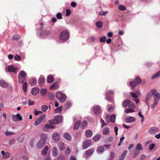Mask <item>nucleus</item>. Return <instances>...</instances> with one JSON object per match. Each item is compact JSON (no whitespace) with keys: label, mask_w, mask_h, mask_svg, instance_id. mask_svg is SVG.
Returning <instances> with one entry per match:
<instances>
[{"label":"nucleus","mask_w":160,"mask_h":160,"mask_svg":"<svg viewBox=\"0 0 160 160\" xmlns=\"http://www.w3.org/2000/svg\"><path fill=\"white\" fill-rule=\"evenodd\" d=\"M129 108L133 110L136 108V106L135 104L132 103L129 106Z\"/></svg>","instance_id":"0e129e2a"},{"label":"nucleus","mask_w":160,"mask_h":160,"mask_svg":"<svg viewBox=\"0 0 160 160\" xmlns=\"http://www.w3.org/2000/svg\"><path fill=\"white\" fill-rule=\"evenodd\" d=\"M17 117L19 121L22 120V117L19 113H18L16 114Z\"/></svg>","instance_id":"13d9d810"},{"label":"nucleus","mask_w":160,"mask_h":160,"mask_svg":"<svg viewBox=\"0 0 160 160\" xmlns=\"http://www.w3.org/2000/svg\"><path fill=\"white\" fill-rule=\"evenodd\" d=\"M48 149L49 148L48 146H46L42 151V154L44 156L46 155L47 153V151L48 150Z\"/></svg>","instance_id":"b1692460"},{"label":"nucleus","mask_w":160,"mask_h":160,"mask_svg":"<svg viewBox=\"0 0 160 160\" xmlns=\"http://www.w3.org/2000/svg\"><path fill=\"white\" fill-rule=\"evenodd\" d=\"M160 76V70L154 74L152 77L151 79H154Z\"/></svg>","instance_id":"c756f323"},{"label":"nucleus","mask_w":160,"mask_h":160,"mask_svg":"<svg viewBox=\"0 0 160 160\" xmlns=\"http://www.w3.org/2000/svg\"><path fill=\"white\" fill-rule=\"evenodd\" d=\"M8 71L13 72L15 73L18 71V69L17 68L14 67L12 65L8 66L7 67Z\"/></svg>","instance_id":"6e6552de"},{"label":"nucleus","mask_w":160,"mask_h":160,"mask_svg":"<svg viewBox=\"0 0 160 160\" xmlns=\"http://www.w3.org/2000/svg\"><path fill=\"white\" fill-rule=\"evenodd\" d=\"M27 83L26 82H24L22 84V89L24 92H26L27 91Z\"/></svg>","instance_id":"37998d69"},{"label":"nucleus","mask_w":160,"mask_h":160,"mask_svg":"<svg viewBox=\"0 0 160 160\" xmlns=\"http://www.w3.org/2000/svg\"><path fill=\"white\" fill-rule=\"evenodd\" d=\"M80 123L81 122L79 121H78L75 123L74 126V130H76L78 129Z\"/></svg>","instance_id":"c85d7f7f"},{"label":"nucleus","mask_w":160,"mask_h":160,"mask_svg":"<svg viewBox=\"0 0 160 160\" xmlns=\"http://www.w3.org/2000/svg\"><path fill=\"white\" fill-rule=\"evenodd\" d=\"M54 119L56 122L55 124H56L62 122V117L60 115H58L54 117Z\"/></svg>","instance_id":"1a4fd4ad"},{"label":"nucleus","mask_w":160,"mask_h":160,"mask_svg":"<svg viewBox=\"0 0 160 160\" xmlns=\"http://www.w3.org/2000/svg\"><path fill=\"white\" fill-rule=\"evenodd\" d=\"M1 153L3 156V158H6L8 157L10 154L8 152H4L3 151H1Z\"/></svg>","instance_id":"bb28decb"},{"label":"nucleus","mask_w":160,"mask_h":160,"mask_svg":"<svg viewBox=\"0 0 160 160\" xmlns=\"http://www.w3.org/2000/svg\"><path fill=\"white\" fill-rule=\"evenodd\" d=\"M114 94V92L113 91H109L108 92H106V98L108 101H111V99L110 97V95H113Z\"/></svg>","instance_id":"f8f14e48"},{"label":"nucleus","mask_w":160,"mask_h":160,"mask_svg":"<svg viewBox=\"0 0 160 160\" xmlns=\"http://www.w3.org/2000/svg\"><path fill=\"white\" fill-rule=\"evenodd\" d=\"M158 103V102L154 101L153 103L151 105V108L152 109L156 107Z\"/></svg>","instance_id":"4d7b16f0"},{"label":"nucleus","mask_w":160,"mask_h":160,"mask_svg":"<svg viewBox=\"0 0 160 160\" xmlns=\"http://www.w3.org/2000/svg\"><path fill=\"white\" fill-rule=\"evenodd\" d=\"M156 92V90L155 89L151 90L146 96V101L148 102L149 99L151 98L152 95L153 94Z\"/></svg>","instance_id":"9b49d317"},{"label":"nucleus","mask_w":160,"mask_h":160,"mask_svg":"<svg viewBox=\"0 0 160 160\" xmlns=\"http://www.w3.org/2000/svg\"><path fill=\"white\" fill-rule=\"evenodd\" d=\"M30 83L31 86H34L36 83V81L34 79H32L30 80Z\"/></svg>","instance_id":"c03bdc74"},{"label":"nucleus","mask_w":160,"mask_h":160,"mask_svg":"<svg viewBox=\"0 0 160 160\" xmlns=\"http://www.w3.org/2000/svg\"><path fill=\"white\" fill-rule=\"evenodd\" d=\"M42 112L40 111H37L36 110H34V113L35 116H37L38 114H40Z\"/></svg>","instance_id":"774afa93"},{"label":"nucleus","mask_w":160,"mask_h":160,"mask_svg":"<svg viewBox=\"0 0 160 160\" xmlns=\"http://www.w3.org/2000/svg\"><path fill=\"white\" fill-rule=\"evenodd\" d=\"M52 138L53 140L55 141H58L60 138V135L57 132L54 133L52 135Z\"/></svg>","instance_id":"2eb2a0df"},{"label":"nucleus","mask_w":160,"mask_h":160,"mask_svg":"<svg viewBox=\"0 0 160 160\" xmlns=\"http://www.w3.org/2000/svg\"><path fill=\"white\" fill-rule=\"evenodd\" d=\"M91 143V141L88 140L85 141L83 144V148L84 149H86L89 147Z\"/></svg>","instance_id":"ddd939ff"},{"label":"nucleus","mask_w":160,"mask_h":160,"mask_svg":"<svg viewBox=\"0 0 160 160\" xmlns=\"http://www.w3.org/2000/svg\"><path fill=\"white\" fill-rule=\"evenodd\" d=\"M41 122L39 119H37L34 122V125L35 126H37L39 123H40Z\"/></svg>","instance_id":"052dcab7"},{"label":"nucleus","mask_w":160,"mask_h":160,"mask_svg":"<svg viewBox=\"0 0 160 160\" xmlns=\"http://www.w3.org/2000/svg\"><path fill=\"white\" fill-rule=\"evenodd\" d=\"M130 103V101L129 100H124L122 103V105L123 107H126Z\"/></svg>","instance_id":"cd10ccee"},{"label":"nucleus","mask_w":160,"mask_h":160,"mask_svg":"<svg viewBox=\"0 0 160 160\" xmlns=\"http://www.w3.org/2000/svg\"><path fill=\"white\" fill-rule=\"evenodd\" d=\"M86 136L89 138L91 137L92 135V131L89 130H87L85 132Z\"/></svg>","instance_id":"412c9836"},{"label":"nucleus","mask_w":160,"mask_h":160,"mask_svg":"<svg viewBox=\"0 0 160 160\" xmlns=\"http://www.w3.org/2000/svg\"><path fill=\"white\" fill-rule=\"evenodd\" d=\"M136 120L134 117L128 116H127L125 119L126 122L128 123L132 122Z\"/></svg>","instance_id":"423d86ee"},{"label":"nucleus","mask_w":160,"mask_h":160,"mask_svg":"<svg viewBox=\"0 0 160 160\" xmlns=\"http://www.w3.org/2000/svg\"><path fill=\"white\" fill-rule=\"evenodd\" d=\"M45 127L46 128H53L54 127L51 125L46 124L45 125Z\"/></svg>","instance_id":"6e6d98bb"},{"label":"nucleus","mask_w":160,"mask_h":160,"mask_svg":"<svg viewBox=\"0 0 160 160\" xmlns=\"http://www.w3.org/2000/svg\"><path fill=\"white\" fill-rule=\"evenodd\" d=\"M64 137L68 141H70L72 137L71 135L68 133H65L63 135Z\"/></svg>","instance_id":"5701e85b"},{"label":"nucleus","mask_w":160,"mask_h":160,"mask_svg":"<svg viewBox=\"0 0 160 160\" xmlns=\"http://www.w3.org/2000/svg\"><path fill=\"white\" fill-rule=\"evenodd\" d=\"M106 118L108 122H109L110 121L113 123L115 122L116 116L114 114L110 116L109 115H107L106 116Z\"/></svg>","instance_id":"39448f33"},{"label":"nucleus","mask_w":160,"mask_h":160,"mask_svg":"<svg viewBox=\"0 0 160 160\" xmlns=\"http://www.w3.org/2000/svg\"><path fill=\"white\" fill-rule=\"evenodd\" d=\"M8 83L3 80L0 81V86L4 88H6L8 86Z\"/></svg>","instance_id":"a211bd4d"},{"label":"nucleus","mask_w":160,"mask_h":160,"mask_svg":"<svg viewBox=\"0 0 160 160\" xmlns=\"http://www.w3.org/2000/svg\"><path fill=\"white\" fill-rule=\"evenodd\" d=\"M53 81V78L51 75H48L47 78V81L49 83H52Z\"/></svg>","instance_id":"a878e982"},{"label":"nucleus","mask_w":160,"mask_h":160,"mask_svg":"<svg viewBox=\"0 0 160 160\" xmlns=\"http://www.w3.org/2000/svg\"><path fill=\"white\" fill-rule=\"evenodd\" d=\"M100 122L102 124L101 127H102L104 126H106L107 125L106 123L104 122V121L102 118H101L100 119Z\"/></svg>","instance_id":"8fccbe9b"},{"label":"nucleus","mask_w":160,"mask_h":160,"mask_svg":"<svg viewBox=\"0 0 160 160\" xmlns=\"http://www.w3.org/2000/svg\"><path fill=\"white\" fill-rule=\"evenodd\" d=\"M46 116V115L44 114H42L40 116L38 119L42 122V121L45 120Z\"/></svg>","instance_id":"58836bf2"},{"label":"nucleus","mask_w":160,"mask_h":160,"mask_svg":"<svg viewBox=\"0 0 160 160\" xmlns=\"http://www.w3.org/2000/svg\"><path fill=\"white\" fill-rule=\"evenodd\" d=\"M94 150L93 149L91 148L89 150H87L86 152V155L88 156H91L94 152Z\"/></svg>","instance_id":"393cba45"},{"label":"nucleus","mask_w":160,"mask_h":160,"mask_svg":"<svg viewBox=\"0 0 160 160\" xmlns=\"http://www.w3.org/2000/svg\"><path fill=\"white\" fill-rule=\"evenodd\" d=\"M142 147L141 144L140 143L137 144L136 146V151L139 150V151L142 150Z\"/></svg>","instance_id":"ea45409f"},{"label":"nucleus","mask_w":160,"mask_h":160,"mask_svg":"<svg viewBox=\"0 0 160 160\" xmlns=\"http://www.w3.org/2000/svg\"><path fill=\"white\" fill-rule=\"evenodd\" d=\"M47 89L46 88H42L40 91V93L42 96L45 95L47 93Z\"/></svg>","instance_id":"473e14b6"},{"label":"nucleus","mask_w":160,"mask_h":160,"mask_svg":"<svg viewBox=\"0 0 160 160\" xmlns=\"http://www.w3.org/2000/svg\"><path fill=\"white\" fill-rule=\"evenodd\" d=\"M48 109V107L46 105H42V109L43 112L46 111Z\"/></svg>","instance_id":"5fc2aeb1"},{"label":"nucleus","mask_w":160,"mask_h":160,"mask_svg":"<svg viewBox=\"0 0 160 160\" xmlns=\"http://www.w3.org/2000/svg\"><path fill=\"white\" fill-rule=\"evenodd\" d=\"M21 58L19 55H16L14 57V59L15 60L19 61L21 60Z\"/></svg>","instance_id":"09e8293b"},{"label":"nucleus","mask_w":160,"mask_h":160,"mask_svg":"<svg viewBox=\"0 0 160 160\" xmlns=\"http://www.w3.org/2000/svg\"><path fill=\"white\" fill-rule=\"evenodd\" d=\"M104 147L103 146H100L99 147L97 150V152L98 153L102 154L104 152Z\"/></svg>","instance_id":"6ab92c4d"},{"label":"nucleus","mask_w":160,"mask_h":160,"mask_svg":"<svg viewBox=\"0 0 160 160\" xmlns=\"http://www.w3.org/2000/svg\"><path fill=\"white\" fill-rule=\"evenodd\" d=\"M96 25L98 28H101L102 27V23L100 21H98L96 23Z\"/></svg>","instance_id":"4c0bfd02"},{"label":"nucleus","mask_w":160,"mask_h":160,"mask_svg":"<svg viewBox=\"0 0 160 160\" xmlns=\"http://www.w3.org/2000/svg\"><path fill=\"white\" fill-rule=\"evenodd\" d=\"M39 91V89L38 88H33L31 91L32 94L34 95H36Z\"/></svg>","instance_id":"f3484780"},{"label":"nucleus","mask_w":160,"mask_h":160,"mask_svg":"<svg viewBox=\"0 0 160 160\" xmlns=\"http://www.w3.org/2000/svg\"><path fill=\"white\" fill-rule=\"evenodd\" d=\"M124 112L126 113H129L134 112H135V111L134 110L129 108L126 109L124 111Z\"/></svg>","instance_id":"72a5a7b5"},{"label":"nucleus","mask_w":160,"mask_h":160,"mask_svg":"<svg viewBox=\"0 0 160 160\" xmlns=\"http://www.w3.org/2000/svg\"><path fill=\"white\" fill-rule=\"evenodd\" d=\"M54 97V94L53 93H50L48 95L49 98L51 100H52Z\"/></svg>","instance_id":"e2e57ef3"},{"label":"nucleus","mask_w":160,"mask_h":160,"mask_svg":"<svg viewBox=\"0 0 160 160\" xmlns=\"http://www.w3.org/2000/svg\"><path fill=\"white\" fill-rule=\"evenodd\" d=\"M107 40V38L106 37H102L100 38V42H105Z\"/></svg>","instance_id":"864d4df0"},{"label":"nucleus","mask_w":160,"mask_h":160,"mask_svg":"<svg viewBox=\"0 0 160 160\" xmlns=\"http://www.w3.org/2000/svg\"><path fill=\"white\" fill-rule=\"evenodd\" d=\"M56 16H57V18L58 19L62 18V14L60 13H58L57 14Z\"/></svg>","instance_id":"338daca9"},{"label":"nucleus","mask_w":160,"mask_h":160,"mask_svg":"<svg viewBox=\"0 0 160 160\" xmlns=\"http://www.w3.org/2000/svg\"><path fill=\"white\" fill-rule=\"evenodd\" d=\"M60 149L61 150H63L65 148L64 144L63 143L61 142L60 143V145L59 146Z\"/></svg>","instance_id":"79ce46f5"},{"label":"nucleus","mask_w":160,"mask_h":160,"mask_svg":"<svg viewBox=\"0 0 160 160\" xmlns=\"http://www.w3.org/2000/svg\"><path fill=\"white\" fill-rule=\"evenodd\" d=\"M110 154L111 156L110 160H112L114 159V153L113 152H110Z\"/></svg>","instance_id":"bf43d9fd"},{"label":"nucleus","mask_w":160,"mask_h":160,"mask_svg":"<svg viewBox=\"0 0 160 160\" xmlns=\"http://www.w3.org/2000/svg\"><path fill=\"white\" fill-rule=\"evenodd\" d=\"M93 110L96 115H99L100 112V107L99 105L95 106L93 108Z\"/></svg>","instance_id":"9d476101"},{"label":"nucleus","mask_w":160,"mask_h":160,"mask_svg":"<svg viewBox=\"0 0 160 160\" xmlns=\"http://www.w3.org/2000/svg\"><path fill=\"white\" fill-rule=\"evenodd\" d=\"M58 88V85L57 83H54L50 87L51 89H56Z\"/></svg>","instance_id":"7c9ffc66"},{"label":"nucleus","mask_w":160,"mask_h":160,"mask_svg":"<svg viewBox=\"0 0 160 160\" xmlns=\"http://www.w3.org/2000/svg\"><path fill=\"white\" fill-rule=\"evenodd\" d=\"M153 97L154 98V101L158 102L160 98V94L157 92H155L153 94Z\"/></svg>","instance_id":"dca6fc26"},{"label":"nucleus","mask_w":160,"mask_h":160,"mask_svg":"<svg viewBox=\"0 0 160 160\" xmlns=\"http://www.w3.org/2000/svg\"><path fill=\"white\" fill-rule=\"evenodd\" d=\"M88 125V123L86 121H84L82 122L81 124V127L82 128H84L87 126Z\"/></svg>","instance_id":"f704fd0d"},{"label":"nucleus","mask_w":160,"mask_h":160,"mask_svg":"<svg viewBox=\"0 0 160 160\" xmlns=\"http://www.w3.org/2000/svg\"><path fill=\"white\" fill-rule=\"evenodd\" d=\"M62 107H59L57 108L54 111L55 113H59L62 110Z\"/></svg>","instance_id":"603ef678"},{"label":"nucleus","mask_w":160,"mask_h":160,"mask_svg":"<svg viewBox=\"0 0 160 160\" xmlns=\"http://www.w3.org/2000/svg\"><path fill=\"white\" fill-rule=\"evenodd\" d=\"M26 75V72L23 71H21L19 72L18 77L19 83H22L24 82Z\"/></svg>","instance_id":"7ed1b4c3"},{"label":"nucleus","mask_w":160,"mask_h":160,"mask_svg":"<svg viewBox=\"0 0 160 160\" xmlns=\"http://www.w3.org/2000/svg\"><path fill=\"white\" fill-rule=\"evenodd\" d=\"M110 132L109 128L108 127H106L104 128L102 131V133L104 135H107Z\"/></svg>","instance_id":"aec40b11"},{"label":"nucleus","mask_w":160,"mask_h":160,"mask_svg":"<svg viewBox=\"0 0 160 160\" xmlns=\"http://www.w3.org/2000/svg\"><path fill=\"white\" fill-rule=\"evenodd\" d=\"M100 137L101 135L100 134L97 135L93 138V140L95 141H98L99 140Z\"/></svg>","instance_id":"c9c22d12"},{"label":"nucleus","mask_w":160,"mask_h":160,"mask_svg":"<svg viewBox=\"0 0 160 160\" xmlns=\"http://www.w3.org/2000/svg\"><path fill=\"white\" fill-rule=\"evenodd\" d=\"M155 145L153 143H152L149 145V149L151 150L153 149Z\"/></svg>","instance_id":"69168bd1"},{"label":"nucleus","mask_w":160,"mask_h":160,"mask_svg":"<svg viewBox=\"0 0 160 160\" xmlns=\"http://www.w3.org/2000/svg\"><path fill=\"white\" fill-rule=\"evenodd\" d=\"M50 34V32L49 31H44L42 33V36H48Z\"/></svg>","instance_id":"49530a36"},{"label":"nucleus","mask_w":160,"mask_h":160,"mask_svg":"<svg viewBox=\"0 0 160 160\" xmlns=\"http://www.w3.org/2000/svg\"><path fill=\"white\" fill-rule=\"evenodd\" d=\"M52 152L53 156L54 157H56L58 155V149L55 147H52Z\"/></svg>","instance_id":"4468645a"},{"label":"nucleus","mask_w":160,"mask_h":160,"mask_svg":"<svg viewBox=\"0 0 160 160\" xmlns=\"http://www.w3.org/2000/svg\"><path fill=\"white\" fill-rule=\"evenodd\" d=\"M158 130L159 129L158 128L153 127L148 130V132L151 134H153L158 132Z\"/></svg>","instance_id":"0eeeda50"},{"label":"nucleus","mask_w":160,"mask_h":160,"mask_svg":"<svg viewBox=\"0 0 160 160\" xmlns=\"http://www.w3.org/2000/svg\"><path fill=\"white\" fill-rule=\"evenodd\" d=\"M5 135L6 136H11L15 134V133L14 132H10L9 131H6L5 132Z\"/></svg>","instance_id":"e433bc0d"},{"label":"nucleus","mask_w":160,"mask_h":160,"mask_svg":"<svg viewBox=\"0 0 160 160\" xmlns=\"http://www.w3.org/2000/svg\"><path fill=\"white\" fill-rule=\"evenodd\" d=\"M69 37L68 32V31L65 30L62 31L60 35V38L61 40L65 41Z\"/></svg>","instance_id":"20e7f679"},{"label":"nucleus","mask_w":160,"mask_h":160,"mask_svg":"<svg viewBox=\"0 0 160 160\" xmlns=\"http://www.w3.org/2000/svg\"><path fill=\"white\" fill-rule=\"evenodd\" d=\"M45 82V79L44 78H40L38 79V83L40 85L42 86Z\"/></svg>","instance_id":"4be33fe9"},{"label":"nucleus","mask_w":160,"mask_h":160,"mask_svg":"<svg viewBox=\"0 0 160 160\" xmlns=\"http://www.w3.org/2000/svg\"><path fill=\"white\" fill-rule=\"evenodd\" d=\"M72 103L70 101H67L66 103V107L67 108H69L71 106Z\"/></svg>","instance_id":"3c124183"},{"label":"nucleus","mask_w":160,"mask_h":160,"mask_svg":"<svg viewBox=\"0 0 160 160\" xmlns=\"http://www.w3.org/2000/svg\"><path fill=\"white\" fill-rule=\"evenodd\" d=\"M118 9L119 10L121 11H124L126 10V7L124 6L123 5H121L118 7Z\"/></svg>","instance_id":"de8ad7c7"},{"label":"nucleus","mask_w":160,"mask_h":160,"mask_svg":"<svg viewBox=\"0 0 160 160\" xmlns=\"http://www.w3.org/2000/svg\"><path fill=\"white\" fill-rule=\"evenodd\" d=\"M47 136L46 134H42L40 136L41 139L37 144L36 147L38 148H42L46 143Z\"/></svg>","instance_id":"f257e3e1"},{"label":"nucleus","mask_w":160,"mask_h":160,"mask_svg":"<svg viewBox=\"0 0 160 160\" xmlns=\"http://www.w3.org/2000/svg\"><path fill=\"white\" fill-rule=\"evenodd\" d=\"M108 13V11L104 12L102 11H101L99 12V14L101 16H105Z\"/></svg>","instance_id":"a19ab883"},{"label":"nucleus","mask_w":160,"mask_h":160,"mask_svg":"<svg viewBox=\"0 0 160 160\" xmlns=\"http://www.w3.org/2000/svg\"><path fill=\"white\" fill-rule=\"evenodd\" d=\"M127 153V151H124L122 153V154L120 157L124 158L125 156L126 155Z\"/></svg>","instance_id":"680f3d73"},{"label":"nucleus","mask_w":160,"mask_h":160,"mask_svg":"<svg viewBox=\"0 0 160 160\" xmlns=\"http://www.w3.org/2000/svg\"><path fill=\"white\" fill-rule=\"evenodd\" d=\"M138 83L135 81H131L129 82V86L132 88H134Z\"/></svg>","instance_id":"2f4dec72"},{"label":"nucleus","mask_w":160,"mask_h":160,"mask_svg":"<svg viewBox=\"0 0 160 160\" xmlns=\"http://www.w3.org/2000/svg\"><path fill=\"white\" fill-rule=\"evenodd\" d=\"M56 97L57 99L59 100L61 103L65 102L66 99V95L60 92H57L56 94Z\"/></svg>","instance_id":"f03ea898"},{"label":"nucleus","mask_w":160,"mask_h":160,"mask_svg":"<svg viewBox=\"0 0 160 160\" xmlns=\"http://www.w3.org/2000/svg\"><path fill=\"white\" fill-rule=\"evenodd\" d=\"M12 120L13 121H19L16 115L12 114Z\"/></svg>","instance_id":"a18cd8bd"}]
</instances>
